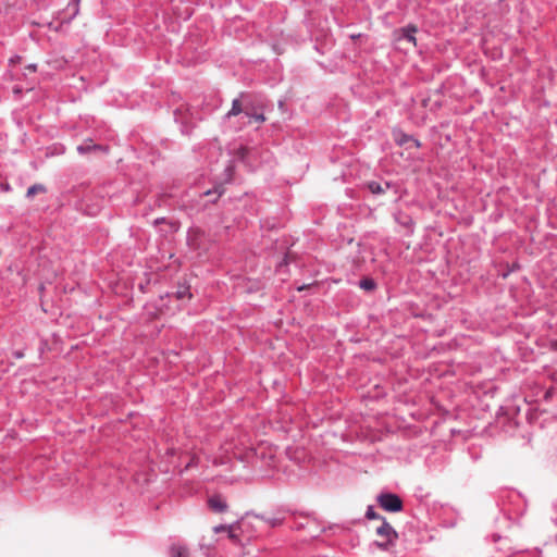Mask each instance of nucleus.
<instances>
[{
    "label": "nucleus",
    "mask_w": 557,
    "mask_h": 557,
    "mask_svg": "<svg viewBox=\"0 0 557 557\" xmlns=\"http://www.w3.org/2000/svg\"><path fill=\"white\" fill-rule=\"evenodd\" d=\"M376 500L380 507L387 512H400L404 509L401 498L392 492H383L377 495Z\"/></svg>",
    "instance_id": "3"
},
{
    "label": "nucleus",
    "mask_w": 557,
    "mask_h": 557,
    "mask_svg": "<svg viewBox=\"0 0 557 557\" xmlns=\"http://www.w3.org/2000/svg\"><path fill=\"white\" fill-rule=\"evenodd\" d=\"M360 37H361V34H352V35H350V38H351L352 40H356V39H358V38H360Z\"/></svg>",
    "instance_id": "39"
},
{
    "label": "nucleus",
    "mask_w": 557,
    "mask_h": 557,
    "mask_svg": "<svg viewBox=\"0 0 557 557\" xmlns=\"http://www.w3.org/2000/svg\"><path fill=\"white\" fill-rule=\"evenodd\" d=\"M525 407H527V412H525V419L529 421V422H532L533 418H534V414L533 412L531 411V408L528 404H525Z\"/></svg>",
    "instance_id": "27"
},
{
    "label": "nucleus",
    "mask_w": 557,
    "mask_h": 557,
    "mask_svg": "<svg viewBox=\"0 0 557 557\" xmlns=\"http://www.w3.org/2000/svg\"><path fill=\"white\" fill-rule=\"evenodd\" d=\"M174 296L178 300L188 299L190 300L193 298V294L190 292V284L187 283L186 280L183 282H178L176 290L172 294L166 293L165 297Z\"/></svg>",
    "instance_id": "10"
},
{
    "label": "nucleus",
    "mask_w": 557,
    "mask_h": 557,
    "mask_svg": "<svg viewBox=\"0 0 557 557\" xmlns=\"http://www.w3.org/2000/svg\"><path fill=\"white\" fill-rule=\"evenodd\" d=\"M180 117H181V111L178 109H176L174 111V120H175L176 123L180 122Z\"/></svg>",
    "instance_id": "35"
},
{
    "label": "nucleus",
    "mask_w": 557,
    "mask_h": 557,
    "mask_svg": "<svg viewBox=\"0 0 557 557\" xmlns=\"http://www.w3.org/2000/svg\"><path fill=\"white\" fill-rule=\"evenodd\" d=\"M0 190L4 193H9L12 190L11 185L7 182H0Z\"/></svg>",
    "instance_id": "26"
},
{
    "label": "nucleus",
    "mask_w": 557,
    "mask_h": 557,
    "mask_svg": "<svg viewBox=\"0 0 557 557\" xmlns=\"http://www.w3.org/2000/svg\"><path fill=\"white\" fill-rule=\"evenodd\" d=\"M418 32V27L414 24H408L394 32V36L397 40H406L413 46H417V38L414 34Z\"/></svg>",
    "instance_id": "7"
},
{
    "label": "nucleus",
    "mask_w": 557,
    "mask_h": 557,
    "mask_svg": "<svg viewBox=\"0 0 557 557\" xmlns=\"http://www.w3.org/2000/svg\"><path fill=\"white\" fill-rule=\"evenodd\" d=\"M307 517H308V516L302 517V520H304V521H297V522L295 523L294 528H295L296 530H307V525H306V518H307Z\"/></svg>",
    "instance_id": "25"
},
{
    "label": "nucleus",
    "mask_w": 557,
    "mask_h": 557,
    "mask_svg": "<svg viewBox=\"0 0 557 557\" xmlns=\"http://www.w3.org/2000/svg\"><path fill=\"white\" fill-rule=\"evenodd\" d=\"M394 220L397 224L406 228L407 234L413 233V220L408 213L397 211L394 213Z\"/></svg>",
    "instance_id": "11"
},
{
    "label": "nucleus",
    "mask_w": 557,
    "mask_h": 557,
    "mask_svg": "<svg viewBox=\"0 0 557 557\" xmlns=\"http://www.w3.org/2000/svg\"><path fill=\"white\" fill-rule=\"evenodd\" d=\"M492 537L494 542H498L502 540V536L499 534H493Z\"/></svg>",
    "instance_id": "38"
},
{
    "label": "nucleus",
    "mask_w": 557,
    "mask_h": 557,
    "mask_svg": "<svg viewBox=\"0 0 557 557\" xmlns=\"http://www.w3.org/2000/svg\"><path fill=\"white\" fill-rule=\"evenodd\" d=\"M46 346H47V342L46 341H41L40 347H39V352L40 354H42L45 351Z\"/></svg>",
    "instance_id": "36"
},
{
    "label": "nucleus",
    "mask_w": 557,
    "mask_h": 557,
    "mask_svg": "<svg viewBox=\"0 0 557 557\" xmlns=\"http://www.w3.org/2000/svg\"><path fill=\"white\" fill-rule=\"evenodd\" d=\"M428 106V100H423V107H426Z\"/></svg>",
    "instance_id": "43"
},
{
    "label": "nucleus",
    "mask_w": 557,
    "mask_h": 557,
    "mask_svg": "<svg viewBox=\"0 0 557 557\" xmlns=\"http://www.w3.org/2000/svg\"><path fill=\"white\" fill-rule=\"evenodd\" d=\"M376 534L379 536L386 537L385 542H375V544L384 550H386L388 546L393 544V540L398 536L395 529L386 521L385 518H382L381 525L376 528Z\"/></svg>",
    "instance_id": "5"
},
{
    "label": "nucleus",
    "mask_w": 557,
    "mask_h": 557,
    "mask_svg": "<svg viewBox=\"0 0 557 557\" xmlns=\"http://www.w3.org/2000/svg\"><path fill=\"white\" fill-rule=\"evenodd\" d=\"M238 152H239V158L244 159L245 154H246V149L245 148H240Z\"/></svg>",
    "instance_id": "37"
},
{
    "label": "nucleus",
    "mask_w": 557,
    "mask_h": 557,
    "mask_svg": "<svg viewBox=\"0 0 557 557\" xmlns=\"http://www.w3.org/2000/svg\"><path fill=\"white\" fill-rule=\"evenodd\" d=\"M186 240L188 247L196 251L199 256H202L207 252L208 247L205 244V232L200 228H189L187 232Z\"/></svg>",
    "instance_id": "4"
},
{
    "label": "nucleus",
    "mask_w": 557,
    "mask_h": 557,
    "mask_svg": "<svg viewBox=\"0 0 557 557\" xmlns=\"http://www.w3.org/2000/svg\"><path fill=\"white\" fill-rule=\"evenodd\" d=\"M28 67L32 69L33 71H35L36 70V64H30Z\"/></svg>",
    "instance_id": "42"
},
{
    "label": "nucleus",
    "mask_w": 557,
    "mask_h": 557,
    "mask_svg": "<svg viewBox=\"0 0 557 557\" xmlns=\"http://www.w3.org/2000/svg\"><path fill=\"white\" fill-rule=\"evenodd\" d=\"M245 111H248V110L244 109L239 101V98H236L232 101L231 110L227 113H225L224 120H230L233 116H238V115H240L242 119H245Z\"/></svg>",
    "instance_id": "15"
},
{
    "label": "nucleus",
    "mask_w": 557,
    "mask_h": 557,
    "mask_svg": "<svg viewBox=\"0 0 557 557\" xmlns=\"http://www.w3.org/2000/svg\"><path fill=\"white\" fill-rule=\"evenodd\" d=\"M181 132H182V134H184V135H189L190 129L188 128V126H187V125H185L184 123H182Z\"/></svg>",
    "instance_id": "32"
},
{
    "label": "nucleus",
    "mask_w": 557,
    "mask_h": 557,
    "mask_svg": "<svg viewBox=\"0 0 557 557\" xmlns=\"http://www.w3.org/2000/svg\"><path fill=\"white\" fill-rule=\"evenodd\" d=\"M363 188L375 197L387 196L392 202L398 201L403 195L401 184L398 182L385 180L367 181L363 183Z\"/></svg>",
    "instance_id": "1"
},
{
    "label": "nucleus",
    "mask_w": 557,
    "mask_h": 557,
    "mask_svg": "<svg viewBox=\"0 0 557 557\" xmlns=\"http://www.w3.org/2000/svg\"><path fill=\"white\" fill-rule=\"evenodd\" d=\"M234 172H235L234 161H230L228 164L224 169L225 182L230 183L233 180Z\"/></svg>",
    "instance_id": "23"
},
{
    "label": "nucleus",
    "mask_w": 557,
    "mask_h": 557,
    "mask_svg": "<svg viewBox=\"0 0 557 557\" xmlns=\"http://www.w3.org/2000/svg\"><path fill=\"white\" fill-rule=\"evenodd\" d=\"M64 147L63 146H60V150L58 151V153H64Z\"/></svg>",
    "instance_id": "40"
},
{
    "label": "nucleus",
    "mask_w": 557,
    "mask_h": 557,
    "mask_svg": "<svg viewBox=\"0 0 557 557\" xmlns=\"http://www.w3.org/2000/svg\"><path fill=\"white\" fill-rule=\"evenodd\" d=\"M392 137L395 144L399 147L406 146L410 139H413L412 135L405 133L400 127H393Z\"/></svg>",
    "instance_id": "13"
},
{
    "label": "nucleus",
    "mask_w": 557,
    "mask_h": 557,
    "mask_svg": "<svg viewBox=\"0 0 557 557\" xmlns=\"http://www.w3.org/2000/svg\"><path fill=\"white\" fill-rule=\"evenodd\" d=\"M46 191V187L42 185V184H34L32 186H29L27 188V191H26V197L27 198H32L34 197L37 193H45Z\"/></svg>",
    "instance_id": "22"
},
{
    "label": "nucleus",
    "mask_w": 557,
    "mask_h": 557,
    "mask_svg": "<svg viewBox=\"0 0 557 557\" xmlns=\"http://www.w3.org/2000/svg\"><path fill=\"white\" fill-rule=\"evenodd\" d=\"M79 2L81 0H71L65 10L58 12L57 18L61 20V23L71 24L79 13Z\"/></svg>",
    "instance_id": "6"
},
{
    "label": "nucleus",
    "mask_w": 557,
    "mask_h": 557,
    "mask_svg": "<svg viewBox=\"0 0 557 557\" xmlns=\"http://www.w3.org/2000/svg\"><path fill=\"white\" fill-rule=\"evenodd\" d=\"M366 518L369 519V520H374V519H377V520H381L382 521V518H384L383 516L379 515L375 509H374V506L372 505H369L367 507V510H366Z\"/></svg>",
    "instance_id": "24"
},
{
    "label": "nucleus",
    "mask_w": 557,
    "mask_h": 557,
    "mask_svg": "<svg viewBox=\"0 0 557 557\" xmlns=\"http://www.w3.org/2000/svg\"><path fill=\"white\" fill-rule=\"evenodd\" d=\"M63 24L64 23H61V22L59 23V25H54L53 23H49V28L54 30V32H60Z\"/></svg>",
    "instance_id": "30"
},
{
    "label": "nucleus",
    "mask_w": 557,
    "mask_h": 557,
    "mask_svg": "<svg viewBox=\"0 0 557 557\" xmlns=\"http://www.w3.org/2000/svg\"><path fill=\"white\" fill-rule=\"evenodd\" d=\"M245 458L251 462L252 468H256L257 463L259 462V459L265 458V454L257 449H251L245 454Z\"/></svg>",
    "instance_id": "18"
},
{
    "label": "nucleus",
    "mask_w": 557,
    "mask_h": 557,
    "mask_svg": "<svg viewBox=\"0 0 557 557\" xmlns=\"http://www.w3.org/2000/svg\"><path fill=\"white\" fill-rule=\"evenodd\" d=\"M306 525L308 535L312 539L319 537L325 530L317 519L311 517L306 518Z\"/></svg>",
    "instance_id": "12"
},
{
    "label": "nucleus",
    "mask_w": 557,
    "mask_h": 557,
    "mask_svg": "<svg viewBox=\"0 0 557 557\" xmlns=\"http://www.w3.org/2000/svg\"><path fill=\"white\" fill-rule=\"evenodd\" d=\"M555 541L557 542V534H556V536H555Z\"/></svg>",
    "instance_id": "44"
},
{
    "label": "nucleus",
    "mask_w": 557,
    "mask_h": 557,
    "mask_svg": "<svg viewBox=\"0 0 557 557\" xmlns=\"http://www.w3.org/2000/svg\"><path fill=\"white\" fill-rule=\"evenodd\" d=\"M245 119L247 121H245L244 124H250L252 120L258 124H261L265 121L263 113H250L249 111H245Z\"/></svg>",
    "instance_id": "21"
},
{
    "label": "nucleus",
    "mask_w": 557,
    "mask_h": 557,
    "mask_svg": "<svg viewBox=\"0 0 557 557\" xmlns=\"http://www.w3.org/2000/svg\"><path fill=\"white\" fill-rule=\"evenodd\" d=\"M248 529V521L246 518L242 517L233 521L232 523H221L213 527V532L215 534L226 533L227 537L233 541V543L238 545H244L246 542H249L251 536L250 534L245 535L246 530Z\"/></svg>",
    "instance_id": "2"
},
{
    "label": "nucleus",
    "mask_w": 557,
    "mask_h": 557,
    "mask_svg": "<svg viewBox=\"0 0 557 557\" xmlns=\"http://www.w3.org/2000/svg\"><path fill=\"white\" fill-rule=\"evenodd\" d=\"M171 557H188V549L181 544H172L170 547Z\"/></svg>",
    "instance_id": "19"
},
{
    "label": "nucleus",
    "mask_w": 557,
    "mask_h": 557,
    "mask_svg": "<svg viewBox=\"0 0 557 557\" xmlns=\"http://www.w3.org/2000/svg\"><path fill=\"white\" fill-rule=\"evenodd\" d=\"M207 504H208L209 509L215 513H222V512L227 511V509H228L226 499L220 494H214V495L210 496L208 498Z\"/></svg>",
    "instance_id": "9"
},
{
    "label": "nucleus",
    "mask_w": 557,
    "mask_h": 557,
    "mask_svg": "<svg viewBox=\"0 0 557 557\" xmlns=\"http://www.w3.org/2000/svg\"><path fill=\"white\" fill-rule=\"evenodd\" d=\"M409 143H411L416 148L421 147V141L418 138H416L414 136H413V139H410Z\"/></svg>",
    "instance_id": "33"
},
{
    "label": "nucleus",
    "mask_w": 557,
    "mask_h": 557,
    "mask_svg": "<svg viewBox=\"0 0 557 557\" xmlns=\"http://www.w3.org/2000/svg\"><path fill=\"white\" fill-rule=\"evenodd\" d=\"M549 396H550V391H547V392L545 393V396H544V397H545V399H548V397H549Z\"/></svg>",
    "instance_id": "41"
},
{
    "label": "nucleus",
    "mask_w": 557,
    "mask_h": 557,
    "mask_svg": "<svg viewBox=\"0 0 557 557\" xmlns=\"http://www.w3.org/2000/svg\"><path fill=\"white\" fill-rule=\"evenodd\" d=\"M168 219L165 216L157 218L153 220V225L157 226L159 224L166 223Z\"/></svg>",
    "instance_id": "29"
},
{
    "label": "nucleus",
    "mask_w": 557,
    "mask_h": 557,
    "mask_svg": "<svg viewBox=\"0 0 557 557\" xmlns=\"http://www.w3.org/2000/svg\"><path fill=\"white\" fill-rule=\"evenodd\" d=\"M506 413L512 418L516 419V424L519 425L520 421L518 420V417L520 414V406L516 404H508L505 406Z\"/></svg>",
    "instance_id": "20"
},
{
    "label": "nucleus",
    "mask_w": 557,
    "mask_h": 557,
    "mask_svg": "<svg viewBox=\"0 0 557 557\" xmlns=\"http://www.w3.org/2000/svg\"><path fill=\"white\" fill-rule=\"evenodd\" d=\"M76 151L81 156L92 153V152H98V151L107 154L109 152V147L104 146V145L95 144L91 138H87L84 140L83 144H81L76 147Z\"/></svg>",
    "instance_id": "8"
},
{
    "label": "nucleus",
    "mask_w": 557,
    "mask_h": 557,
    "mask_svg": "<svg viewBox=\"0 0 557 557\" xmlns=\"http://www.w3.org/2000/svg\"><path fill=\"white\" fill-rule=\"evenodd\" d=\"M197 463V458L191 457L190 460L186 463L185 469H188Z\"/></svg>",
    "instance_id": "31"
},
{
    "label": "nucleus",
    "mask_w": 557,
    "mask_h": 557,
    "mask_svg": "<svg viewBox=\"0 0 557 557\" xmlns=\"http://www.w3.org/2000/svg\"><path fill=\"white\" fill-rule=\"evenodd\" d=\"M12 355H13V357H14L15 359H22V358H24L25 352H24V350H23V349H18V350L13 351V354H12Z\"/></svg>",
    "instance_id": "28"
},
{
    "label": "nucleus",
    "mask_w": 557,
    "mask_h": 557,
    "mask_svg": "<svg viewBox=\"0 0 557 557\" xmlns=\"http://www.w3.org/2000/svg\"><path fill=\"white\" fill-rule=\"evenodd\" d=\"M249 516H253L257 519H260V520L264 521L271 528L280 527L283 523V519H281V518L269 517V516L263 515V513H255V512H250V511L246 512L244 518L247 519Z\"/></svg>",
    "instance_id": "14"
},
{
    "label": "nucleus",
    "mask_w": 557,
    "mask_h": 557,
    "mask_svg": "<svg viewBox=\"0 0 557 557\" xmlns=\"http://www.w3.org/2000/svg\"><path fill=\"white\" fill-rule=\"evenodd\" d=\"M225 193V187H224V184L220 183V184H216L212 189H208L206 191H203V196H214L212 199H210L209 201L211 203H215L218 201V199Z\"/></svg>",
    "instance_id": "16"
},
{
    "label": "nucleus",
    "mask_w": 557,
    "mask_h": 557,
    "mask_svg": "<svg viewBox=\"0 0 557 557\" xmlns=\"http://www.w3.org/2000/svg\"><path fill=\"white\" fill-rule=\"evenodd\" d=\"M357 285L366 292H373L377 287L375 280L371 276H363L361 280H359Z\"/></svg>",
    "instance_id": "17"
},
{
    "label": "nucleus",
    "mask_w": 557,
    "mask_h": 557,
    "mask_svg": "<svg viewBox=\"0 0 557 557\" xmlns=\"http://www.w3.org/2000/svg\"><path fill=\"white\" fill-rule=\"evenodd\" d=\"M310 286H311L310 284H301V285H298V286L296 287V289H297L298 292H302V290H305V289L309 288Z\"/></svg>",
    "instance_id": "34"
}]
</instances>
